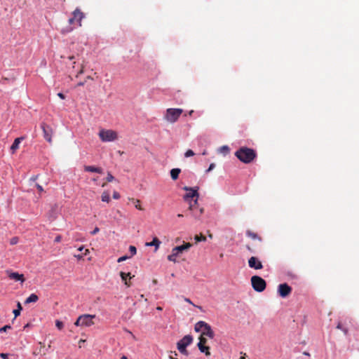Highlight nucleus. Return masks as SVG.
Returning a JSON list of instances; mask_svg holds the SVG:
<instances>
[{
    "mask_svg": "<svg viewBox=\"0 0 359 359\" xmlns=\"http://www.w3.org/2000/svg\"><path fill=\"white\" fill-rule=\"evenodd\" d=\"M184 300H185V302H188V303H189L191 304H193L192 302L189 299L185 298Z\"/></svg>",
    "mask_w": 359,
    "mask_h": 359,
    "instance_id": "nucleus-51",
    "label": "nucleus"
},
{
    "mask_svg": "<svg viewBox=\"0 0 359 359\" xmlns=\"http://www.w3.org/2000/svg\"><path fill=\"white\" fill-rule=\"evenodd\" d=\"M120 197H121V196H120V194H119V193H118L117 191H114V192L113 193V198H114V199H119V198H120Z\"/></svg>",
    "mask_w": 359,
    "mask_h": 359,
    "instance_id": "nucleus-37",
    "label": "nucleus"
},
{
    "mask_svg": "<svg viewBox=\"0 0 359 359\" xmlns=\"http://www.w3.org/2000/svg\"><path fill=\"white\" fill-rule=\"evenodd\" d=\"M194 330L196 332H201V335L208 337L210 339H213L215 333L212 330L210 325L205 321H198L194 326Z\"/></svg>",
    "mask_w": 359,
    "mask_h": 359,
    "instance_id": "nucleus-2",
    "label": "nucleus"
},
{
    "mask_svg": "<svg viewBox=\"0 0 359 359\" xmlns=\"http://www.w3.org/2000/svg\"><path fill=\"white\" fill-rule=\"evenodd\" d=\"M248 265L250 268L256 270L262 269L263 268L262 262L255 257H251L248 259Z\"/></svg>",
    "mask_w": 359,
    "mask_h": 359,
    "instance_id": "nucleus-15",
    "label": "nucleus"
},
{
    "mask_svg": "<svg viewBox=\"0 0 359 359\" xmlns=\"http://www.w3.org/2000/svg\"><path fill=\"white\" fill-rule=\"evenodd\" d=\"M99 231H100V229H99L98 227H95V228L94 229V230H93V231H91V233H91L92 235H95V234H96L97 233H98Z\"/></svg>",
    "mask_w": 359,
    "mask_h": 359,
    "instance_id": "nucleus-42",
    "label": "nucleus"
},
{
    "mask_svg": "<svg viewBox=\"0 0 359 359\" xmlns=\"http://www.w3.org/2000/svg\"><path fill=\"white\" fill-rule=\"evenodd\" d=\"M83 169L86 172L102 173V169L99 167L92 165H84Z\"/></svg>",
    "mask_w": 359,
    "mask_h": 359,
    "instance_id": "nucleus-17",
    "label": "nucleus"
},
{
    "mask_svg": "<svg viewBox=\"0 0 359 359\" xmlns=\"http://www.w3.org/2000/svg\"><path fill=\"white\" fill-rule=\"evenodd\" d=\"M73 17L69 19V23L72 25L74 22H77L79 26H81V20L84 18L83 13L79 8H76L72 13Z\"/></svg>",
    "mask_w": 359,
    "mask_h": 359,
    "instance_id": "nucleus-9",
    "label": "nucleus"
},
{
    "mask_svg": "<svg viewBox=\"0 0 359 359\" xmlns=\"http://www.w3.org/2000/svg\"><path fill=\"white\" fill-rule=\"evenodd\" d=\"M62 240V236L60 235H58L55 237V243H60Z\"/></svg>",
    "mask_w": 359,
    "mask_h": 359,
    "instance_id": "nucleus-41",
    "label": "nucleus"
},
{
    "mask_svg": "<svg viewBox=\"0 0 359 359\" xmlns=\"http://www.w3.org/2000/svg\"><path fill=\"white\" fill-rule=\"evenodd\" d=\"M247 249L250 251L251 252H253V250L249 246V245H247Z\"/></svg>",
    "mask_w": 359,
    "mask_h": 359,
    "instance_id": "nucleus-54",
    "label": "nucleus"
},
{
    "mask_svg": "<svg viewBox=\"0 0 359 359\" xmlns=\"http://www.w3.org/2000/svg\"><path fill=\"white\" fill-rule=\"evenodd\" d=\"M102 201L104 202L109 203L110 201L109 194L107 191H104L102 194Z\"/></svg>",
    "mask_w": 359,
    "mask_h": 359,
    "instance_id": "nucleus-25",
    "label": "nucleus"
},
{
    "mask_svg": "<svg viewBox=\"0 0 359 359\" xmlns=\"http://www.w3.org/2000/svg\"><path fill=\"white\" fill-rule=\"evenodd\" d=\"M160 244H161V241L158 240V238H156V237H154L153 238V241L151 242H150V243H147L146 245H147V246H155L156 247V250H157Z\"/></svg>",
    "mask_w": 359,
    "mask_h": 359,
    "instance_id": "nucleus-22",
    "label": "nucleus"
},
{
    "mask_svg": "<svg viewBox=\"0 0 359 359\" xmlns=\"http://www.w3.org/2000/svg\"><path fill=\"white\" fill-rule=\"evenodd\" d=\"M57 96L62 100L65 99V95L62 93H58Z\"/></svg>",
    "mask_w": 359,
    "mask_h": 359,
    "instance_id": "nucleus-43",
    "label": "nucleus"
},
{
    "mask_svg": "<svg viewBox=\"0 0 359 359\" xmlns=\"http://www.w3.org/2000/svg\"><path fill=\"white\" fill-rule=\"evenodd\" d=\"M83 72H84V66H83V65H81V69L76 74V77H78L79 75L83 74Z\"/></svg>",
    "mask_w": 359,
    "mask_h": 359,
    "instance_id": "nucleus-36",
    "label": "nucleus"
},
{
    "mask_svg": "<svg viewBox=\"0 0 359 359\" xmlns=\"http://www.w3.org/2000/svg\"><path fill=\"white\" fill-rule=\"evenodd\" d=\"M177 217H184V215H183L182 214H178V215H177Z\"/></svg>",
    "mask_w": 359,
    "mask_h": 359,
    "instance_id": "nucleus-59",
    "label": "nucleus"
},
{
    "mask_svg": "<svg viewBox=\"0 0 359 359\" xmlns=\"http://www.w3.org/2000/svg\"><path fill=\"white\" fill-rule=\"evenodd\" d=\"M193 113H194V111H193V110H191V111L188 113V114H189V116H191Z\"/></svg>",
    "mask_w": 359,
    "mask_h": 359,
    "instance_id": "nucleus-57",
    "label": "nucleus"
},
{
    "mask_svg": "<svg viewBox=\"0 0 359 359\" xmlns=\"http://www.w3.org/2000/svg\"><path fill=\"white\" fill-rule=\"evenodd\" d=\"M221 150L228 151H229V148H228V147H227V146H223V147L221 148Z\"/></svg>",
    "mask_w": 359,
    "mask_h": 359,
    "instance_id": "nucleus-46",
    "label": "nucleus"
},
{
    "mask_svg": "<svg viewBox=\"0 0 359 359\" xmlns=\"http://www.w3.org/2000/svg\"><path fill=\"white\" fill-rule=\"evenodd\" d=\"M192 246L190 243H186L182 245L177 246L172 250V253L168 256L169 261L176 262V257L179 254L182 253L183 251L189 250Z\"/></svg>",
    "mask_w": 359,
    "mask_h": 359,
    "instance_id": "nucleus-6",
    "label": "nucleus"
},
{
    "mask_svg": "<svg viewBox=\"0 0 359 359\" xmlns=\"http://www.w3.org/2000/svg\"><path fill=\"white\" fill-rule=\"evenodd\" d=\"M85 342H86L85 339H80L79 341V348H81L82 344H84Z\"/></svg>",
    "mask_w": 359,
    "mask_h": 359,
    "instance_id": "nucleus-45",
    "label": "nucleus"
},
{
    "mask_svg": "<svg viewBox=\"0 0 359 359\" xmlns=\"http://www.w3.org/2000/svg\"><path fill=\"white\" fill-rule=\"evenodd\" d=\"M197 205H198L197 198H196L194 200V203H189V210L191 211L192 215L195 218H199L204 212V210L203 208H196Z\"/></svg>",
    "mask_w": 359,
    "mask_h": 359,
    "instance_id": "nucleus-10",
    "label": "nucleus"
},
{
    "mask_svg": "<svg viewBox=\"0 0 359 359\" xmlns=\"http://www.w3.org/2000/svg\"><path fill=\"white\" fill-rule=\"evenodd\" d=\"M215 163H211V164L210 165V166H209L208 169L206 170V172H208L211 171L212 170H213V169L215 168Z\"/></svg>",
    "mask_w": 359,
    "mask_h": 359,
    "instance_id": "nucleus-38",
    "label": "nucleus"
},
{
    "mask_svg": "<svg viewBox=\"0 0 359 359\" xmlns=\"http://www.w3.org/2000/svg\"><path fill=\"white\" fill-rule=\"evenodd\" d=\"M68 59L70 60H72L75 59V56L74 55L69 56Z\"/></svg>",
    "mask_w": 359,
    "mask_h": 359,
    "instance_id": "nucleus-53",
    "label": "nucleus"
},
{
    "mask_svg": "<svg viewBox=\"0 0 359 359\" xmlns=\"http://www.w3.org/2000/svg\"><path fill=\"white\" fill-rule=\"evenodd\" d=\"M95 318V315H90V314H83L80 316L76 322L74 323V325L76 326H81V327H90L94 325L93 318Z\"/></svg>",
    "mask_w": 359,
    "mask_h": 359,
    "instance_id": "nucleus-5",
    "label": "nucleus"
},
{
    "mask_svg": "<svg viewBox=\"0 0 359 359\" xmlns=\"http://www.w3.org/2000/svg\"><path fill=\"white\" fill-rule=\"evenodd\" d=\"M105 185H106V183H104V184H102V187H105Z\"/></svg>",
    "mask_w": 359,
    "mask_h": 359,
    "instance_id": "nucleus-64",
    "label": "nucleus"
},
{
    "mask_svg": "<svg viewBox=\"0 0 359 359\" xmlns=\"http://www.w3.org/2000/svg\"><path fill=\"white\" fill-rule=\"evenodd\" d=\"M194 155V152L191 149H188L184 154V156L187 158L192 156Z\"/></svg>",
    "mask_w": 359,
    "mask_h": 359,
    "instance_id": "nucleus-31",
    "label": "nucleus"
},
{
    "mask_svg": "<svg viewBox=\"0 0 359 359\" xmlns=\"http://www.w3.org/2000/svg\"><path fill=\"white\" fill-rule=\"evenodd\" d=\"M130 257H128L126 255L125 256H122L121 257H119L117 260L118 262H123L125 260H126L127 259L130 258Z\"/></svg>",
    "mask_w": 359,
    "mask_h": 359,
    "instance_id": "nucleus-34",
    "label": "nucleus"
},
{
    "mask_svg": "<svg viewBox=\"0 0 359 359\" xmlns=\"http://www.w3.org/2000/svg\"><path fill=\"white\" fill-rule=\"evenodd\" d=\"M206 343L207 339L205 338V336L201 335L199 337V342L197 346L201 352L204 353L205 355L209 356L210 355V347L205 345Z\"/></svg>",
    "mask_w": 359,
    "mask_h": 359,
    "instance_id": "nucleus-11",
    "label": "nucleus"
},
{
    "mask_svg": "<svg viewBox=\"0 0 359 359\" xmlns=\"http://www.w3.org/2000/svg\"><path fill=\"white\" fill-rule=\"evenodd\" d=\"M120 276L122 279L123 281H124V283L125 285L127 286V287H130V283L129 282L127 281V277H129L130 279L132 278L131 276H130V273H124V272H121L120 273Z\"/></svg>",
    "mask_w": 359,
    "mask_h": 359,
    "instance_id": "nucleus-19",
    "label": "nucleus"
},
{
    "mask_svg": "<svg viewBox=\"0 0 359 359\" xmlns=\"http://www.w3.org/2000/svg\"><path fill=\"white\" fill-rule=\"evenodd\" d=\"M20 311H21V310H19V309H15V310L13 311V313H14V315H15V317L18 316L20 314Z\"/></svg>",
    "mask_w": 359,
    "mask_h": 359,
    "instance_id": "nucleus-40",
    "label": "nucleus"
},
{
    "mask_svg": "<svg viewBox=\"0 0 359 359\" xmlns=\"http://www.w3.org/2000/svg\"><path fill=\"white\" fill-rule=\"evenodd\" d=\"M19 309V310H22V309L20 302L18 303V309Z\"/></svg>",
    "mask_w": 359,
    "mask_h": 359,
    "instance_id": "nucleus-52",
    "label": "nucleus"
},
{
    "mask_svg": "<svg viewBox=\"0 0 359 359\" xmlns=\"http://www.w3.org/2000/svg\"><path fill=\"white\" fill-rule=\"evenodd\" d=\"M22 139V137H18L14 140L13 143L11 147V150L13 153H14L18 149L19 144Z\"/></svg>",
    "mask_w": 359,
    "mask_h": 359,
    "instance_id": "nucleus-20",
    "label": "nucleus"
},
{
    "mask_svg": "<svg viewBox=\"0 0 359 359\" xmlns=\"http://www.w3.org/2000/svg\"><path fill=\"white\" fill-rule=\"evenodd\" d=\"M114 177H113V175L110 173V172H108L107 173V177H106V180L107 182H111L114 180Z\"/></svg>",
    "mask_w": 359,
    "mask_h": 359,
    "instance_id": "nucleus-32",
    "label": "nucleus"
},
{
    "mask_svg": "<svg viewBox=\"0 0 359 359\" xmlns=\"http://www.w3.org/2000/svg\"><path fill=\"white\" fill-rule=\"evenodd\" d=\"M86 79H88V80H93V78L92 76H88L86 77Z\"/></svg>",
    "mask_w": 359,
    "mask_h": 359,
    "instance_id": "nucleus-55",
    "label": "nucleus"
},
{
    "mask_svg": "<svg viewBox=\"0 0 359 359\" xmlns=\"http://www.w3.org/2000/svg\"><path fill=\"white\" fill-rule=\"evenodd\" d=\"M55 326L57 327V329L61 330L63 328L64 325L62 321L57 320L55 321Z\"/></svg>",
    "mask_w": 359,
    "mask_h": 359,
    "instance_id": "nucleus-30",
    "label": "nucleus"
},
{
    "mask_svg": "<svg viewBox=\"0 0 359 359\" xmlns=\"http://www.w3.org/2000/svg\"><path fill=\"white\" fill-rule=\"evenodd\" d=\"M99 137L102 142H112L118 139V134L112 130L102 129L99 133Z\"/></svg>",
    "mask_w": 359,
    "mask_h": 359,
    "instance_id": "nucleus-7",
    "label": "nucleus"
},
{
    "mask_svg": "<svg viewBox=\"0 0 359 359\" xmlns=\"http://www.w3.org/2000/svg\"><path fill=\"white\" fill-rule=\"evenodd\" d=\"M235 156L241 162L250 163L257 157V154L254 149L243 147L236 151Z\"/></svg>",
    "mask_w": 359,
    "mask_h": 359,
    "instance_id": "nucleus-1",
    "label": "nucleus"
},
{
    "mask_svg": "<svg viewBox=\"0 0 359 359\" xmlns=\"http://www.w3.org/2000/svg\"><path fill=\"white\" fill-rule=\"evenodd\" d=\"M41 128L43 132V137L46 141L51 143L52 142V135H53V129L50 126H48L46 123L41 124Z\"/></svg>",
    "mask_w": 359,
    "mask_h": 359,
    "instance_id": "nucleus-12",
    "label": "nucleus"
},
{
    "mask_svg": "<svg viewBox=\"0 0 359 359\" xmlns=\"http://www.w3.org/2000/svg\"><path fill=\"white\" fill-rule=\"evenodd\" d=\"M184 189L189 191L184 197V198L186 201H188L189 199L193 198L195 197L198 199V187H196L195 189V188H192V187H184Z\"/></svg>",
    "mask_w": 359,
    "mask_h": 359,
    "instance_id": "nucleus-13",
    "label": "nucleus"
},
{
    "mask_svg": "<svg viewBox=\"0 0 359 359\" xmlns=\"http://www.w3.org/2000/svg\"><path fill=\"white\" fill-rule=\"evenodd\" d=\"M194 239L196 241V243H198L201 241H205L206 237L201 233L200 235H196Z\"/></svg>",
    "mask_w": 359,
    "mask_h": 359,
    "instance_id": "nucleus-26",
    "label": "nucleus"
},
{
    "mask_svg": "<svg viewBox=\"0 0 359 359\" xmlns=\"http://www.w3.org/2000/svg\"><path fill=\"white\" fill-rule=\"evenodd\" d=\"M78 250H79V251H82V250H83V246H81V247H80Z\"/></svg>",
    "mask_w": 359,
    "mask_h": 359,
    "instance_id": "nucleus-60",
    "label": "nucleus"
},
{
    "mask_svg": "<svg viewBox=\"0 0 359 359\" xmlns=\"http://www.w3.org/2000/svg\"><path fill=\"white\" fill-rule=\"evenodd\" d=\"M36 186L39 192H42L43 191V187L40 184H37Z\"/></svg>",
    "mask_w": 359,
    "mask_h": 359,
    "instance_id": "nucleus-44",
    "label": "nucleus"
},
{
    "mask_svg": "<svg viewBox=\"0 0 359 359\" xmlns=\"http://www.w3.org/2000/svg\"><path fill=\"white\" fill-rule=\"evenodd\" d=\"M39 299V297L36 294H32L29 295V297H28L26 300H25V304H29V303H32V302H37Z\"/></svg>",
    "mask_w": 359,
    "mask_h": 359,
    "instance_id": "nucleus-23",
    "label": "nucleus"
},
{
    "mask_svg": "<svg viewBox=\"0 0 359 359\" xmlns=\"http://www.w3.org/2000/svg\"><path fill=\"white\" fill-rule=\"evenodd\" d=\"M8 355L7 353H0V357L2 359H8Z\"/></svg>",
    "mask_w": 359,
    "mask_h": 359,
    "instance_id": "nucleus-39",
    "label": "nucleus"
},
{
    "mask_svg": "<svg viewBox=\"0 0 359 359\" xmlns=\"http://www.w3.org/2000/svg\"><path fill=\"white\" fill-rule=\"evenodd\" d=\"M121 359H128L126 356L123 355Z\"/></svg>",
    "mask_w": 359,
    "mask_h": 359,
    "instance_id": "nucleus-62",
    "label": "nucleus"
},
{
    "mask_svg": "<svg viewBox=\"0 0 359 359\" xmlns=\"http://www.w3.org/2000/svg\"><path fill=\"white\" fill-rule=\"evenodd\" d=\"M337 328L339 329V330H342L343 327H342V325H341V323H339L337 324Z\"/></svg>",
    "mask_w": 359,
    "mask_h": 359,
    "instance_id": "nucleus-47",
    "label": "nucleus"
},
{
    "mask_svg": "<svg viewBox=\"0 0 359 359\" xmlns=\"http://www.w3.org/2000/svg\"><path fill=\"white\" fill-rule=\"evenodd\" d=\"M251 284L252 288L259 292H263L266 286V281L258 276H253L251 278Z\"/></svg>",
    "mask_w": 359,
    "mask_h": 359,
    "instance_id": "nucleus-8",
    "label": "nucleus"
},
{
    "mask_svg": "<svg viewBox=\"0 0 359 359\" xmlns=\"http://www.w3.org/2000/svg\"><path fill=\"white\" fill-rule=\"evenodd\" d=\"M129 252L131 254V255L130 256L131 257L132 256L135 255L137 253V249L135 246L130 245L129 247Z\"/></svg>",
    "mask_w": 359,
    "mask_h": 359,
    "instance_id": "nucleus-27",
    "label": "nucleus"
},
{
    "mask_svg": "<svg viewBox=\"0 0 359 359\" xmlns=\"http://www.w3.org/2000/svg\"><path fill=\"white\" fill-rule=\"evenodd\" d=\"M181 172L180 168H173L170 170V176L173 180H176L178 179L179 175Z\"/></svg>",
    "mask_w": 359,
    "mask_h": 359,
    "instance_id": "nucleus-21",
    "label": "nucleus"
},
{
    "mask_svg": "<svg viewBox=\"0 0 359 359\" xmlns=\"http://www.w3.org/2000/svg\"><path fill=\"white\" fill-rule=\"evenodd\" d=\"M18 241H19L18 237L14 236L10 240V244L12 245H16L18 243Z\"/></svg>",
    "mask_w": 359,
    "mask_h": 359,
    "instance_id": "nucleus-28",
    "label": "nucleus"
},
{
    "mask_svg": "<svg viewBox=\"0 0 359 359\" xmlns=\"http://www.w3.org/2000/svg\"><path fill=\"white\" fill-rule=\"evenodd\" d=\"M292 292V288L287 283H283L278 286V293L282 297H287Z\"/></svg>",
    "mask_w": 359,
    "mask_h": 359,
    "instance_id": "nucleus-14",
    "label": "nucleus"
},
{
    "mask_svg": "<svg viewBox=\"0 0 359 359\" xmlns=\"http://www.w3.org/2000/svg\"><path fill=\"white\" fill-rule=\"evenodd\" d=\"M246 235L252 239H258L259 241H262V238L256 233H254L250 230L246 231Z\"/></svg>",
    "mask_w": 359,
    "mask_h": 359,
    "instance_id": "nucleus-24",
    "label": "nucleus"
},
{
    "mask_svg": "<svg viewBox=\"0 0 359 359\" xmlns=\"http://www.w3.org/2000/svg\"><path fill=\"white\" fill-rule=\"evenodd\" d=\"M11 326L7 325H5L0 328V332H6L8 330H11Z\"/></svg>",
    "mask_w": 359,
    "mask_h": 359,
    "instance_id": "nucleus-33",
    "label": "nucleus"
},
{
    "mask_svg": "<svg viewBox=\"0 0 359 359\" xmlns=\"http://www.w3.org/2000/svg\"><path fill=\"white\" fill-rule=\"evenodd\" d=\"M156 310H158V311H162V310H163V308H162V307H161V306H157V307H156Z\"/></svg>",
    "mask_w": 359,
    "mask_h": 359,
    "instance_id": "nucleus-56",
    "label": "nucleus"
},
{
    "mask_svg": "<svg viewBox=\"0 0 359 359\" xmlns=\"http://www.w3.org/2000/svg\"><path fill=\"white\" fill-rule=\"evenodd\" d=\"M85 82H79L77 83L76 86H84Z\"/></svg>",
    "mask_w": 359,
    "mask_h": 359,
    "instance_id": "nucleus-49",
    "label": "nucleus"
},
{
    "mask_svg": "<svg viewBox=\"0 0 359 359\" xmlns=\"http://www.w3.org/2000/svg\"><path fill=\"white\" fill-rule=\"evenodd\" d=\"M193 337L190 334L185 335L182 339H180L177 344V348L178 351L185 355H188L189 353L187 350V347L193 342Z\"/></svg>",
    "mask_w": 359,
    "mask_h": 359,
    "instance_id": "nucleus-4",
    "label": "nucleus"
},
{
    "mask_svg": "<svg viewBox=\"0 0 359 359\" xmlns=\"http://www.w3.org/2000/svg\"><path fill=\"white\" fill-rule=\"evenodd\" d=\"M8 277L11 279L15 280L16 281H18V280H20L21 282H24L25 281V278H24L23 274H20V273H18L17 272L9 273Z\"/></svg>",
    "mask_w": 359,
    "mask_h": 359,
    "instance_id": "nucleus-18",
    "label": "nucleus"
},
{
    "mask_svg": "<svg viewBox=\"0 0 359 359\" xmlns=\"http://www.w3.org/2000/svg\"><path fill=\"white\" fill-rule=\"evenodd\" d=\"M208 236H209L210 238H212V235L211 233H209V234H208Z\"/></svg>",
    "mask_w": 359,
    "mask_h": 359,
    "instance_id": "nucleus-61",
    "label": "nucleus"
},
{
    "mask_svg": "<svg viewBox=\"0 0 359 359\" xmlns=\"http://www.w3.org/2000/svg\"><path fill=\"white\" fill-rule=\"evenodd\" d=\"M342 331L344 332V333L345 334H348V329H347V328H344V327H343Z\"/></svg>",
    "mask_w": 359,
    "mask_h": 359,
    "instance_id": "nucleus-50",
    "label": "nucleus"
},
{
    "mask_svg": "<svg viewBox=\"0 0 359 359\" xmlns=\"http://www.w3.org/2000/svg\"><path fill=\"white\" fill-rule=\"evenodd\" d=\"M240 359H245V356H241Z\"/></svg>",
    "mask_w": 359,
    "mask_h": 359,
    "instance_id": "nucleus-63",
    "label": "nucleus"
},
{
    "mask_svg": "<svg viewBox=\"0 0 359 359\" xmlns=\"http://www.w3.org/2000/svg\"><path fill=\"white\" fill-rule=\"evenodd\" d=\"M177 355V353L175 351L171 352V354L169 355V358L170 359H177L176 358Z\"/></svg>",
    "mask_w": 359,
    "mask_h": 359,
    "instance_id": "nucleus-35",
    "label": "nucleus"
},
{
    "mask_svg": "<svg viewBox=\"0 0 359 359\" xmlns=\"http://www.w3.org/2000/svg\"><path fill=\"white\" fill-rule=\"evenodd\" d=\"M39 345H40V348H36L34 352H33V354L35 355H37L39 354H41V355H46V352L48 351V348H50V344L48 345V348H45V345L42 342H39Z\"/></svg>",
    "mask_w": 359,
    "mask_h": 359,
    "instance_id": "nucleus-16",
    "label": "nucleus"
},
{
    "mask_svg": "<svg viewBox=\"0 0 359 359\" xmlns=\"http://www.w3.org/2000/svg\"><path fill=\"white\" fill-rule=\"evenodd\" d=\"M134 201H135V206L137 209L140 210H142L143 208H142V206L140 205V200H134L133 199Z\"/></svg>",
    "mask_w": 359,
    "mask_h": 359,
    "instance_id": "nucleus-29",
    "label": "nucleus"
},
{
    "mask_svg": "<svg viewBox=\"0 0 359 359\" xmlns=\"http://www.w3.org/2000/svg\"><path fill=\"white\" fill-rule=\"evenodd\" d=\"M183 113V109L178 108H168L166 109L164 118L168 122L175 123Z\"/></svg>",
    "mask_w": 359,
    "mask_h": 359,
    "instance_id": "nucleus-3",
    "label": "nucleus"
},
{
    "mask_svg": "<svg viewBox=\"0 0 359 359\" xmlns=\"http://www.w3.org/2000/svg\"><path fill=\"white\" fill-rule=\"evenodd\" d=\"M88 252H89V250H88V249H86V250H85V253H84V255H86Z\"/></svg>",
    "mask_w": 359,
    "mask_h": 359,
    "instance_id": "nucleus-58",
    "label": "nucleus"
},
{
    "mask_svg": "<svg viewBox=\"0 0 359 359\" xmlns=\"http://www.w3.org/2000/svg\"><path fill=\"white\" fill-rule=\"evenodd\" d=\"M74 257L76 258H77L78 259H81L83 258V256L81 255H74Z\"/></svg>",
    "mask_w": 359,
    "mask_h": 359,
    "instance_id": "nucleus-48",
    "label": "nucleus"
}]
</instances>
